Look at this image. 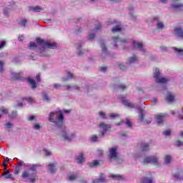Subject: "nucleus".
<instances>
[{
	"mask_svg": "<svg viewBox=\"0 0 183 183\" xmlns=\"http://www.w3.org/2000/svg\"><path fill=\"white\" fill-rule=\"evenodd\" d=\"M99 117L102 119H107V114L104 112H99Z\"/></svg>",
	"mask_w": 183,
	"mask_h": 183,
	"instance_id": "nucleus-43",
	"label": "nucleus"
},
{
	"mask_svg": "<svg viewBox=\"0 0 183 183\" xmlns=\"http://www.w3.org/2000/svg\"><path fill=\"white\" fill-rule=\"evenodd\" d=\"M154 182V179L152 177H145L143 180V183H152Z\"/></svg>",
	"mask_w": 183,
	"mask_h": 183,
	"instance_id": "nucleus-40",
	"label": "nucleus"
},
{
	"mask_svg": "<svg viewBox=\"0 0 183 183\" xmlns=\"http://www.w3.org/2000/svg\"><path fill=\"white\" fill-rule=\"evenodd\" d=\"M33 129H35L36 131H39L41 129V124L36 123L33 125Z\"/></svg>",
	"mask_w": 183,
	"mask_h": 183,
	"instance_id": "nucleus-41",
	"label": "nucleus"
},
{
	"mask_svg": "<svg viewBox=\"0 0 183 183\" xmlns=\"http://www.w3.org/2000/svg\"><path fill=\"white\" fill-rule=\"evenodd\" d=\"M159 158L157 156H149L144 159V164H152L153 165H158Z\"/></svg>",
	"mask_w": 183,
	"mask_h": 183,
	"instance_id": "nucleus-11",
	"label": "nucleus"
},
{
	"mask_svg": "<svg viewBox=\"0 0 183 183\" xmlns=\"http://www.w3.org/2000/svg\"><path fill=\"white\" fill-rule=\"evenodd\" d=\"M36 118V116L31 115L28 118V121H34Z\"/></svg>",
	"mask_w": 183,
	"mask_h": 183,
	"instance_id": "nucleus-62",
	"label": "nucleus"
},
{
	"mask_svg": "<svg viewBox=\"0 0 183 183\" xmlns=\"http://www.w3.org/2000/svg\"><path fill=\"white\" fill-rule=\"evenodd\" d=\"M64 114L60 109L53 111L49 114V121L54 124L55 127H64Z\"/></svg>",
	"mask_w": 183,
	"mask_h": 183,
	"instance_id": "nucleus-3",
	"label": "nucleus"
},
{
	"mask_svg": "<svg viewBox=\"0 0 183 183\" xmlns=\"http://www.w3.org/2000/svg\"><path fill=\"white\" fill-rule=\"evenodd\" d=\"M119 99L122 101V102L125 105V107H127V108H135L134 104H131L128 100L125 99V97L120 96L119 97Z\"/></svg>",
	"mask_w": 183,
	"mask_h": 183,
	"instance_id": "nucleus-17",
	"label": "nucleus"
},
{
	"mask_svg": "<svg viewBox=\"0 0 183 183\" xmlns=\"http://www.w3.org/2000/svg\"><path fill=\"white\" fill-rule=\"evenodd\" d=\"M109 158L110 161H117L118 159V148L117 147L109 149Z\"/></svg>",
	"mask_w": 183,
	"mask_h": 183,
	"instance_id": "nucleus-8",
	"label": "nucleus"
},
{
	"mask_svg": "<svg viewBox=\"0 0 183 183\" xmlns=\"http://www.w3.org/2000/svg\"><path fill=\"white\" fill-rule=\"evenodd\" d=\"M46 169L49 174H55L56 172V169H58V166L55 162L49 163L46 165Z\"/></svg>",
	"mask_w": 183,
	"mask_h": 183,
	"instance_id": "nucleus-14",
	"label": "nucleus"
},
{
	"mask_svg": "<svg viewBox=\"0 0 183 183\" xmlns=\"http://www.w3.org/2000/svg\"><path fill=\"white\" fill-rule=\"evenodd\" d=\"M173 35L176 36V38H179V39H183V29L181 26L175 27L173 31Z\"/></svg>",
	"mask_w": 183,
	"mask_h": 183,
	"instance_id": "nucleus-13",
	"label": "nucleus"
},
{
	"mask_svg": "<svg viewBox=\"0 0 183 183\" xmlns=\"http://www.w3.org/2000/svg\"><path fill=\"white\" fill-rule=\"evenodd\" d=\"M112 31L114 32V34H115V32H121V27L116 26L112 28Z\"/></svg>",
	"mask_w": 183,
	"mask_h": 183,
	"instance_id": "nucleus-42",
	"label": "nucleus"
},
{
	"mask_svg": "<svg viewBox=\"0 0 183 183\" xmlns=\"http://www.w3.org/2000/svg\"><path fill=\"white\" fill-rule=\"evenodd\" d=\"M43 99H44V101H49V97H48V94H43Z\"/></svg>",
	"mask_w": 183,
	"mask_h": 183,
	"instance_id": "nucleus-59",
	"label": "nucleus"
},
{
	"mask_svg": "<svg viewBox=\"0 0 183 183\" xmlns=\"http://www.w3.org/2000/svg\"><path fill=\"white\" fill-rule=\"evenodd\" d=\"M100 46L102 48V58H107V56H109V52H108V50L107 49V46H105V42H104V40L100 41Z\"/></svg>",
	"mask_w": 183,
	"mask_h": 183,
	"instance_id": "nucleus-15",
	"label": "nucleus"
},
{
	"mask_svg": "<svg viewBox=\"0 0 183 183\" xmlns=\"http://www.w3.org/2000/svg\"><path fill=\"white\" fill-rule=\"evenodd\" d=\"M160 49H161L162 52H165V51H168V48L165 46H162L160 47Z\"/></svg>",
	"mask_w": 183,
	"mask_h": 183,
	"instance_id": "nucleus-60",
	"label": "nucleus"
},
{
	"mask_svg": "<svg viewBox=\"0 0 183 183\" xmlns=\"http://www.w3.org/2000/svg\"><path fill=\"white\" fill-rule=\"evenodd\" d=\"M12 79H19L21 78V72H11Z\"/></svg>",
	"mask_w": 183,
	"mask_h": 183,
	"instance_id": "nucleus-34",
	"label": "nucleus"
},
{
	"mask_svg": "<svg viewBox=\"0 0 183 183\" xmlns=\"http://www.w3.org/2000/svg\"><path fill=\"white\" fill-rule=\"evenodd\" d=\"M24 167L29 168V169H27V170L31 171V172H33L34 174V175H36V174H38V172H36V168H38V167H39V164H24Z\"/></svg>",
	"mask_w": 183,
	"mask_h": 183,
	"instance_id": "nucleus-16",
	"label": "nucleus"
},
{
	"mask_svg": "<svg viewBox=\"0 0 183 183\" xmlns=\"http://www.w3.org/2000/svg\"><path fill=\"white\" fill-rule=\"evenodd\" d=\"M2 177H4L6 179H14L12 174H9V170H6L2 174Z\"/></svg>",
	"mask_w": 183,
	"mask_h": 183,
	"instance_id": "nucleus-29",
	"label": "nucleus"
},
{
	"mask_svg": "<svg viewBox=\"0 0 183 183\" xmlns=\"http://www.w3.org/2000/svg\"><path fill=\"white\" fill-rule=\"evenodd\" d=\"M21 178H23L25 182L34 183L36 181V175L35 173L31 172V170L26 169L22 172Z\"/></svg>",
	"mask_w": 183,
	"mask_h": 183,
	"instance_id": "nucleus-5",
	"label": "nucleus"
},
{
	"mask_svg": "<svg viewBox=\"0 0 183 183\" xmlns=\"http://www.w3.org/2000/svg\"><path fill=\"white\" fill-rule=\"evenodd\" d=\"M19 25H21V26H25V25H26V19H24L21 20L19 22Z\"/></svg>",
	"mask_w": 183,
	"mask_h": 183,
	"instance_id": "nucleus-48",
	"label": "nucleus"
},
{
	"mask_svg": "<svg viewBox=\"0 0 183 183\" xmlns=\"http://www.w3.org/2000/svg\"><path fill=\"white\" fill-rule=\"evenodd\" d=\"M98 165H99V161L98 160H93L92 162L89 163V166L90 167V168H97Z\"/></svg>",
	"mask_w": 183,
	"mask_h": 183,
	"instance_id": "nucleus-32",
	"label": "nucleus"
},
{
	"mask_svg": "<svg viewBox=\"0 0 183 183\" xmlns=\"http://www.w3.org/2000/svg\"><path fill=\"white\" fill-rule=\"evenodd\" d=\"M140 148L143 152L149 151V144L148 143H142Z\"/></svg>",
	"mask_w": 183,
	"mask_h": 183,
	"instance_id": "nucleus-33",
	"label": "nucleus"
},
{
	"mask_svg": "<svg viewBox=\"0 0 183 183\" xmlns=\"http://www.w3.org/2000/svg\"><path fill=\"white\" fill-rule=\"evenodd\" d=\"M24 101H26L27 102H29V104H32L34 102V99L31 97H25L24 99Z\"/></svg>",
	"mask_w": 183,
	"mask_h": 183,
	"instance_id": "nucleus-46",
	"label": "nucleus"
},
{
	"mask_svg": "<svg viewBox=\"0 0 183 183\" xmlns=\"http://www.w3.org/2000/svg\"><path fill=\"white\" fill-rule=\"evenodd\" d=\"M54 87L55 89H59L61 88V84H54Z\"/></svg>",
	"mask_w": 183,
	"mask_h": 183,
	"instance_id": "nucleus-61",
	"label": "nucleus"
},
{
	"mask_svg": "<svg viewBox=\"0 0 183 183\" xmlns=\"http://www.w3.org/2000/svg\"><path fill=\"white\" fill-rule=\"evenodd\" d=\"M154 78L157 84H167L168 79L165 77H162L159 69L157 68L154 69Z\"/></svg>",
	"mask_w": 183,
	"mask_h": 183,
	"instance_id": "nucleus-6",
	"label": "nucleus"
},
{
	"mask_svg": "<svg viewBox=\"0 0 183 183\" xmlns=\"http://www.w3.org/2000/svg\"><path fill=\"white\" fill-rule=\"evenodd\" d=\"M117 125H118L119 127L121 125H127L128 128H131V127H132V124H131V121L128 119H126V121L122 120L121 122L117 123Z\"/></svg>",
	"mask_w": 183,
	"mask_h": 183,
	"instance_id": "nucleus-19",
	"label": "nucleus"
},
{
	"mask_svg": "<svg viewBox=\"0 0 183 183\" xmlns=\"http://www.w3.org/2000/svg\"><path fill=\"white\" fill-rule=\"evenodd\" d=\"M6 42L5 41H0V49H1V48H4L6 45Z\"/></svg>",
	"mask_w": 183,
	"mask_h": 183,
	"instance_id": "nucleus-57",
	"label": "nucleus"
},
{
	"mask_svg": "<svg viewBox=\"0 0 183 183\" xmlns=\"http://www.w3.org/2000/svg\"><path fill=\"white\" fill-rule=\"evenodd\" d=\"M44 153L46 157H51V151L48 149H44Z\"/></svg>",
	"mask_w": 183,
	"mask_h": 183,
	"instance_id": "nucleus-55",
	"label": "nucleus"
},
{
	"mask_svg": "<svg viewBox=\"0 0 183 183\" xmlns=\"http://www.w3.org/2000/svg\"><path fill=\"white\" fill-rule=\"evenodd\" d=\"M138 61V58L133 55L132 57H129L127 60V65H132V64H135Z\"/></svg>",
	"mask_w": 183,
	"mask_h": 183,
	"instance_id": "nucleus-22",
	"label": "nucleus"
},
{
	"mask_svg": "<svg viewBox=\"0 0 183 183\" xmlns=\"http://www.w3.org/2000/svg\"><path fill=\"white\" fill-rule=\"evenodd\" d=\"M90 141L92 142H97L98 141V137L97 135H92L90 138Z\"/></svg>",
	"mask_w": 183,
	"mask_h": 183,
	"instance_id": "nucleus-44",
	"label": "nucleus"
},
{
	"mask_svg": "<svg viewBox=\"0 0 183 183\" xmlns=\"http://www.w3.org/2000/svg\"><path fill=\"white\" fill-rule=\"evenodd\" d=\"M156 121L157 124H162V121H164V117L161 115H158L156 117Z\"/></svg>",
	"mask_w": 183,
	"mask_h": 183,
	"instance_id": "nucleus-38",
	"label": "nucleus"
},
{
	"mask_svg": "<svg viewBox=\"0 0 183 183\" xmlns=\"http://www.w3.org/2000/svg\"><path fill=\"white\" fill-rule=\"evenodd\" d=\"M176 146H177V147H183V142H181V141L178 140V141L176 142Z\"/></svg>",
	"mask_w": 183,
	"mask_h": 183,
	"instance_id": "nucleus-58",
	"label": "nucleus"
},
{
	"mask_svg": "<svg viewBox=\"0 0 183 183\" xmlns=\"http://www.w3.org/2000/svg\"><path fill=\"white\" fill-rule=\"evenodd\" d=\"M172 159V157H171V155L167 154L164 157V162L165 164H170L171 161Z\"/></svg>",
	"mask_w": 183,
	"mask_h": 183,
	"instance_id": "nucleus-36",
	"label": "nucleus"
},
{
	"mask_svg": "<svg viewBox=\"0 0 183 183\" xmlns=\"http://www.w3.org/2000/svg\"><path fill=\"white\" fill-rule=\"evenodd\" d=\"M105 182V174L103 173L100 174L99 178L97 181L93 180L92 183H104Z\"/></svg>",
	"mask_w": 183,
	"mask_h": 183,
	"instance_id": "nucleus-25",
	"label": "nucleus"
},
{
	"mask_svg": "<svg viewBox=\"0 0 183 183\" xmlns=\"http://www.w3.org/2000/svg\"><path fill=\"white\" fill-rule=\"evenodd\" d=\"M102 28V26L101 25V23H97L95 24V29L92 31L89 35V41H94V38H95V34H97V31H101V29Z\"/></svg>",
	"mask_w": 183,
	"mask_h": 183,
	"instance_id": "nucleus-12",
	"label": "nucleus"
},
{
	"mask_svg": "<svg viewBox=\"0 0 183 183\" xmlns=\"http://www.w3.org/2000/svg\"><path fill=\"white\" fill-rule=\"evenodd\" d=\"M0 111L2 114H8V109H5L4 107L0 108Z\"/></svg>",
	"mask_w": 183,
	"mask_h": 183,
	"instance_id": "nucleus-53",
	"label": "nucleus"
},
{
	"mask_svg": "<svg viewBox=\"0 0 183 183\" xmlns=\"http://www.w3.org/2000/svg\"><path fill=\"white\" fill-rule=\"evenodd\" d=\"M101 72H107V67L103 66L100 68Z\"/></svg>",
	"mask_w": 183,
	"mask_h": 183,
	"instance_id": "nucleus-64",
	"label": "nucleus"
},
{
	"mask_svg": "<svg viewBox=\"0 0 183 183\" xmlns=\"http://www.w3.org/2000/svg\"><path fill=\"white\" fill-rule=\"evenodd\" d=\"M138 111L139 114V121H141V122H143V124H149L151 122H145V120H144V111L141 108H139Z\"/></svg>",
	"mask_w": 183,
	"mask_h": 183,
	"instance_id": "nucleus-21",
	"label": "nucleus"
},
{
	"mask_svg": "<svg viewBox=\"0 0 183 183\" xmlns=\"http://www.w3.org/2000/svg\"><path fill=\"white\" fill-rule=\"evenodd\" d=\"M76 161L77 164H82L84 162V154L82 153H80L76 157Z\"/></svg>",
	"mask_w": 183,
	"mask_h": 183,
	"instance_id": "nucleus-31",
	"label": "nucleus"
},
{
	"mask_svg": "<svg viewBox=\"0 0 183 183\" xmlns=\"http://www.w3.org/2000/svg\"><path fill=\"white\" fill-rule=\"evenodd\" d=\"M109 117L112 119H115L117 117H119V114H110Z\"/></svg>",
	"mask_w": 183,
	"mask_h": 183,
	"instance_id": "nucleus-51",
	"label": "nucleus"
},
{
	"mask_svg": "<svg viewBox=\"0 0 183 183\" xmlns=\"http://www.w3.org/2000/svg\"><path fill=\"white\" fill-rule=\"evenodd\" d=\"M172 49L175 54L179 56H183V49L177 47H172Z\"/></svg>",
	"mask_w": 183,
	"mask_h": 183,
	"instance_id": "nucleus-28",
	"label": "nucleus"
},
{
	"mask_svg": "<svg viewBox=\"0 0 183 183\" xmlns=\"http://www.w3.org/2000/svg\"><path fill=\"white\" fill-rule=\"evenodd\" d=\"M117 88H119V89H127V86H125V84H120L117 86Z\"/></svg>",
	"mask_w": 183,
	"mask_h": 183,
	"instance_id": "nucleus-54",
	"label": "nucleus"
},
{
	"mask_svg": "<svg viewBox=\"0 0 183 183\" xmlns=\"http://www.w3.org/2000/svg\"><path fill=\"white\" fill-rule=\"evenodd\" d=\"M27 81L29 85H31V89H35V88H36V82H35V80H34V79L29 77L27 78Z\"/></svg>",
	"mask_w": 183,
	"mask_h": 183,
	"instance_id": "nucleus-26",
	"label": "nucleus"
},
{
	"mask_svg": "<svg viewBox=\"0 0 183 183\" xmlns=\"http://www.w3.org/2000/svg\"><path fill=\"white\" fill-rule=\"evenodd\" d=\"M163 134L165 137H169V135H171V130H166L163 132Z\"/></svg>",
	"mask_w": 183,
	"mask_h": 183,
	"instance_id": "nucleus-52",
	"label": "nucleus"
},
{
	"mask_svg": "<svg viewBox=\"0 0 183 183\" xmlns=\"http://www.w3.org/2000/svg\"><path fill=\"white\" fill-rule=\"evenodd\" d=\"M109 177L112 178V179H114L115 181H122V179H124V176L121 174H112Z\"/></svg>",
	"mask_w": 183,
	"mask_h": 183,
	"instance_id": "nucleus-20",
	"label": "nucleus"
},
{
	"mask_svg": "<svg viewBox=\"0 0 183 183\" xmlns=\"http://www.w3.org/2000/svg\"><path fill=\"white\" fill-rule=\"evenodd\" d=\"M36 43L31 42L29 44V49H36L39 52V56H46L48 55V49H55L56 44L46 42L41 38L36 39Z\"/></svg>",
	"mask_w": 183,
	"mask_h": 183,
	"instance_id": "nucleus-2",
	"label": "nucleus"
},
{
	"mask_svg": "<svg viewBox=\"0 0 183 183\" xmlns=\"http://www.w3.org/2000/svg\"><path fill=\"white\" fill-rule=\"evenodd\" d=\"M179 1L181 0H172L171 8L173 9L174 11H183V4L179 3Z\"/></svg>",
	"mask_w": 183,
	"mask_h": 183,
	"instance_id": "nucleus-10",
	"label": "nucleus"
},
{
	"mask_svg": "<svg viewBox=\"0 0 183 183\" xmlns=\"http://www.w3.org/2000/svg\"><path fill=\"white\" fill-rule=\"evenodd\" d=\"M99 127L102 137H105V135H107V132H108V131H109V129L111 128L110 124H107L104 122L100 123Z\"/></svg>",
	"mask_w": 183,
	"mask_h": 183,
	"instance_id": "nucleus-9",
	"label": "nucleus"
},
{
	"mask_svg": "<svg viewBox=\"0 0 183 183\" xmlns=\"http://www.w3.org/2000/svg\"><path fill=\"white\" fill-rule=\"evenodd\" d=\"M166 101L167 102H174L175 101V97L172 95L170 92H168L167 94L166 95Z\"/></svg>",
	"mask_w": 183,
	"mask_h": 183,
	"instance_id": "nucleus-24",
	"label": "nucleus"
},
{
	"mask_svg": "<svg viewBox=\"0 0 183 183\" xmlns=\"http://www.w3.org/2000/svg\"><path fill=\"white\" fill-rule=\"evenodd\" d=\"M14 174L16 175H18V174H19V168H16V167H15Z\"/></svg>",
	"mask_w": 183,
	"mask_h": 183,
	"instance_id": "nucleus-63",
	"label": "nucleus"
},
{
	"mask_svg": "<svg viewBox=\"0 0 183 183\" xmlns=\"http://www.w3.org/2000/svg\"><path fill=\"white\" fill-rule=\"evenodd\" d=\"M77 178L76 174H71L70 176L68 177V179L69 181H75V179Z\"/></svg>",
	"mask_w": 183,
	"mask_h": 183,
	"instance_id": "nucleus-45",
	"label": "nucleus"
},
{
	"mask_svg": "<svg viewBox=\"0 0 183 183\" xmlns=\"http://www.w3.org/2000/svg\"><path fill=\"white\" fill-rule=\"evenodd\" d=\"M71 88H73L74 89H76V91H79V87L74 86H71L69 85L66 86V89H71Z\"/></svg>",
	"mask_w": 183,
	"mask_h": 183,
	"instance_id": "nucleus-50",
	"label": "nucleus"
},
{
	"mask_svg": "<svg viewBox=\"0 0 183 183\" xmlns=\"http://www.w3.org/2000/svg\"><path fill=\"white\" fill-rule=\"evenodd\" d=\"M174 178L175 179H182L183 180V172H178L173 174Z\"/></svg>",
	"mask_w": 183,
	"mask_h": 183,
	"instance_id": "nucleus-30",
	"label": "nucleus"
},
{
	"mask_svg": "<svg viewBox=\"0 0 183 183\" xmlns=\"http://www.w3.org/2000/svg\"><path fill=\"white\" fill-rule=\"evenodd\" d=\"M112 39L113 42H114V48H118V46L121 45L123 46V50L125 51L128 49V46H129V45L132 44L134 49H139V51H142L143 55H145V52H147L145 46H144L142 43L139 41H137L131 39H120L118 36H113Z\"/></svg>",
	"mask_w": 183,
	"mask_h": 183,
	"instance_id": "nucleus-1",
	"label": "nucleus"
},
{
	"mask_svg": "<svg viewBox=\"0 0 183 183\" xmlns=\"http://www.w3.org/2000/svg\"><path fill=\"white\" fill-rule=\"evenodd\" d=\"M73 78H74V74H72V73L69 71L67 73V76L66 77H63L62 81H69V79H72Z\"/></svg>",
	"mask_w": 183,
	"mask_h": 183,
	"instance_id": "nucleus-35",
	"label": "nucleus"
},
{
	"mask_svg": "<svg viewBox=\"0 0 183 183\" xmlns=\"http://www.w3.org/2000/svg\"><path fill=\"white\" fill-rule=\"evenodd\" d=\"M152 21H156V29L157 31H164L165 29V24L161 20V18L158 16H154L152 17Z\"/></svg>",
	"mask_w": 183,
	"mask_h": 183,
	"instance_id": "nucleus-7",
	"label": "nucleus"
},
{
	"mask_svg": "<svg viewBox=\"0 0 183 183\" xmlns=\"http://www.w3.org/2000/svg\"><path fill=\"white\" fill-rule=\"evenodd\" d=\"M25 163L24 162H22V160H19V162H18V164H17V165L16 166V168H19V167H22V165H24L25 166Z\"/></svg>",
	"mask_w": 183,
	"mask_h": 183,
	"instance_id": "nucleus-47",
	"label": "nucleus"
},
{
	"mask_svg": "<svg viewBox=\"0 0 183 183\" xmlns=\"http://www.w3.org/2000/svg\"><path fill=\"white\" fill-rule=\"evenodd\" d=\"M17 115V112L16 111H13L10 115V117H11V118H15L16 117Z\"/></svg>",
	"mask_w": 183,
	"mask_h": 183,
	"instance_id": "nucleus-56",
	"label": "nucleus"
},
{
	"mask_svg": "<svg viewBox=\"0 0 183 183\" xmlns=\"http://www.w3.org/2000/svg\"><path fill=\"white\" fill-rule=\"evenodd\" d=\"M127 64H124V63H120L119 64V69H121L122 71H125L127 68Z\"/></svg>",
	"mask_w": 183,
	"mask_h": 183,
	"instance_id": "nucleus-39",
	"label": "nucleus"
},
{
	"mask_svg": "<svg viewBox=\"0 0 183 183\" xmlns=\"http://www.w3.org/2000/svg\"><path fill=\"white\" fill-rule=\"evenodd\" d=\"M60 136L64 141L71 142V141L75 138V133L71 132L69 129H66V127H62L60 131Z\"/></svg>",
	"mask_w": 183,
	"mask_h": 183,
	"instance_id": "nucleus-4",
	"label": "nucleus"
},
{
	"mask_svg": "<svg viewBox=\"0 0 183 183\" xmlns=\"http://www.w3.org/2000/svg\"><path fill=\"white\" fill-rule=\"evenodd\" d=\"M12 9V6L8 5L7 6L4 7L3 9L4 15L5 16H9V12H11Z\"/></svg>",
	"mask_w": 183,
	"mask_h": 183,
	"instance_id": "nucleus-23",
	"label": "nucleus"
},
{
	"mask_svg": "<svg viewBox=\"0 0 183 183\" xmlns=\"http://www.w3.org/2000/svg\"><path fill=\"white\" fill-rule=\"evenodd\" d=\"M83 45L84 42H79L76 44V52L79 56H81L84 54V51L82 50Z\"/></svg>",
	"mask_w": 183,
	"mask_h": 183,
	"instance_id": "nucleus-18",
	"label": "nucleus"
},
{
	"mask_svg": "<svg viewBox=\"0 0 183 183\" xmlns=\"http://www.w3.org/2000/svg\"><path fill=\"white\" fill-rule=\"evenodd\" d=\"M5 126L6 127V128L8 129H12V127H14V124H12V123H11V122H7L5 124Z\"/></svg>",
	"mask_w": 183,
	"mask_h": 183,
	"instance_id": "nucleus-49",
	"label": "nucleus"
},
{
	"mask_svg": "<svg viewBox=\"0 0 183 183\" xmlns=\"http://www.w3.org/2000/svg\"><path fill=\"white\" fill-rule=\"evenodd\" d=\"M29 11H31L32 12H41V11H44V9L39 6H31L29 7Z\"/></svg>",
	"mask_w": 183,
	"mask_h": 183,
	"instance_id": "nucleus-27",
	"label": "nucleus"
},
{
	"mask_svg": "<svg viewBox=\"0 0 183 183\" xmlns=\"http://www.w3.org/2000/svg\"><path fill=\"white\" fill-rule=\"evenodd\" d=\"M5 61H0V74H2L4 71H5Z\"/></svg>",
	"mask_w": 183,
	"mask_h": 183,
	"instance_id": "nucleus-37",
	"label": "nucleus"
}]
</instances>
